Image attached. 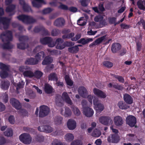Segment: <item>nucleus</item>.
I'll list each match as a JSON object with an SVG mask.
<instances>
[{
  "label": "nucleus",
  "mask_w": 145,
  "mask_h": 145,
  "mask_svg": "<svg viewBox=\"0 0 145 145\" xmlns=\"http://www.w3.org/2000/svg\"><path fill=\"white\" fill-rule=\"evenodd\" d=\"M87 98L89 103V105H92L93 99L94 108L97 112H101L104 110V105L99 102L98 98L92 95H90L87 96Z\"/></svg>",
  "instance_id": "nucleus-1"
},
{
  "label": "nucleus",
  "mask_w": 145,
  "mask_h": 145,
  "mask_svg": "<svg viewBox=\"0 0 145 145\" xmlns=\"http://www.w3.org/2000/svg\"><path fill=\"white\" fill-rule=\"evenodd\" d=\"M84 17L81 18L77 21V24L80 26H83L85 25L86 22L85 20H84Z\"/></svg>",
  "instance_id": "nucleus-43"
},
{
  "label": "nucleus",
  "mask_w": 145,
  "mask_h": 145,
  "mask_svg": "<svg viewBox=\"0 0 145 145\" xmlns=\"http://www.w3.org/2000/svg\"><path fill=\"white\" fill-rule=\"evenodd\" d=\"M10 103L15 108L17 109L20 108L21 105L19 102L15 99L12 98L10 100Z\"/></svg>",
  "instance_id": "nucleus-19"
},
{
  "label": "nucleus",
  "mask_w": 145,
  "mask_h": 145,
  "mask_svg": "<svg viewBox=\"0 0 145 145\" xmlns=\"http://www.w3.org/2000/svg\"><path fill=\"white\" fill-rule=\"evenodd\" d=\"M103 17L100 15L97 16L95 18V21L98 22L101 20L103 19Z\"/></svg>",
  "instance_id": "nucleus-53"
},
{
  "label": "nucleus",
  "mask_w": 145,
  "mask_h": 145,
  "mask_svg": "<svg viewBox=\"0 0 145 145\" xmlns=\"http://www.w3.org/2000/svg\"><path fill=\"white\" fill-rule=\"evenodd\" d=\"M43 74V73L41 71H36L34 73L33 78L39 79L42 76Z\"/></svg>",
  "instance_id": "nucleus-35"
},
{
  "label": "nucleus",
  "mask_w": 145,
  "mask_h": 145,
  "mask_svg": "<svg viewBox=\"0 0 145 145\" xmlns=\"http://www.w3.org/2000/svg\"><path fill=\"white\" fill-rule=\"evenodd\" d=\"M118 106L120 109H125L129 108V106L122 101H120L118 103Z\"/></svg>",
  "instance_id": "nucleus-33"
},
{
  "label": "nucleus",
  "mask_w": 145,
  "mask_h": 145,
  "mask_svg": "<svg viewBox=\"0 0 145 145\" xmlns=\"http://www.w3.org/2000/svg\"><path fill=\"white\" fill-rule=\"evenodd\" d=\"M110 129L112 130V132L115 133V134H117L118 132V130L114 128L113 126L110 127Z\"/></svg>",
  "instance_id": "nucleus-62"
},
{
  "label": "nucleus",
  "mask_w": 145,
  "mask_h": 145,
  "mask_svg": "<svg viewBox=\"0 0 145 145\" xmlns=\"http://www.w3.org/2000/svg\"><path fill=\"white\" fill-rule=\"evenodd\" d=\"M74 138V136L72 133H69L66 134L65 136V139L68 142H70Z\"/></svg>",
  "instance_id": "nucleus-31"
},
{
  "label": "nucleus",
  "mask_w": 145,
  "mask_h": 145,
  "mask_svg": "<svg viewBox=\"0 0 145 145\" xmlns=\"http://www.w3.org/2000/svg\"><path fill=\"white\" fill-rule=\"evenodd\" d=\"M50 112V109L49 108L44 105L40 107L39 116L40 117H43L47 115Z\"/></svg>",
  "instance_id": "nucleus-8"
},
{
  "label": "nucleus",
  "mask_w": 145,
  "mask_h": 145,
  "mask_svg": "<svg viewBox=\"0 0 145 145\" xmlns=\"http://www.w3.org/2000/svg\"><path fill=\"white\" fill-rule=\"evenodd\" d=\"M0 38L3 41H4L5 40L8 42V43L6 44L5 45H4V48L10 49L12 48V46L8 42V41L11 40L12 39V34L10 31H7L1 34Z\"/></svg>",
  "instance_id": "nucleus-2"
},
{
  "label": "nucleus",
  "mask_w": 145,
  "mask_h": 145,
  "mask_svg": "<svg viewBox=\"0 0 145 145\" xmlns=\"http://www.w3.org/2000/svg\"><path fill=\"white\" fill-rule=\"evenodd\" d=\"M18 18L24 22L31 23L34 22L32 17L24 15H20L17 17Z\"/></svg>",
  "instance_id": "nucleus-11"
},
{
  "label": "nucleus",
  "mask_w": 145,
  "mask_h": 145,
  "mask_svg": "<svg viewBox=\"0 0 145 145\" xmlns=\"http://www.w3.org/2000/svg\"><path fill=\"white\" fill-rule=\"evenodd\" d=\"M24 85V82L22 81L21 82H19L17 86L16 84H14V85L16 87V89H18V88H23Z\"/></svg>",
  "instance_id": "nucleus-47"
},
{
  "label": "nucleus",
  "mask_w": 145,
  "mask_h": 145,
  "mask_svg": "<svg viewBox=\"0 0 145 145\" xmlns=\"http://www.w3.org/2000/svg\"><path fill=\"white\" fill-rule=\"evenodd\" d=\"M103 65L108 67H110L112 66L113 64L108 61H105L103 63Z\"/></svg>",
  "instance_id": "nucleus-46"
},
{
  "label": "nucleus",
  "mask_w": 145,
  "mask_h": 145,
  "mask_svg": "<svg viewBox=\"0 0 145 145\" xmlns=\"http://www.w3.org/2000/svg\"><path fill=\"white\" fill-rule=\"evenodd\" d=\"M15 6L13 5H10L8 6L6 8V11L7 12H9L12 11L15 8Z\"/></svg>",
  "instance_id": "nucleus-45"
},
{
  "label": "nucleus",
  "mask_w": 145,
  "mask_h": 145,
  "mask_svg": "<svg viewBox=\"0 0 145 145\" xmlns=\"http://www.w3.org/2000/svg\"><path fill=\"white\" fill-rule=\"evenodd\" d=\"M120 140V137L117 134H112L110 135L107 138L108 141L112 143H118Z\"/></svg>",
  "instance_id": "nucleus-7"
},
{
  "label": "nucleus",
  "mask_w": 145,
  "mask_h": 145,
  "mask_svg": "<svg viewBox=\"0 0 145 145\" xmlns=\"http://www.w3.org/2000/svg\"><path fill=\"white\" fill-rule=\"evenodd\" d=\"M101 134V133L100 131L97 129H95L93 131L91 135L95 137H99Z\"/></svg>",
  "instance_id": "nucleus-34"
},
{
  "label": "nucleus",
  "mask_w": 145,
  "mask_h": 145,
  "mask_svg": "<svg viewBox=\"0 0 145 145\" xmlns=\"http://www.w3.org/2000/svg\"><path fill=\"white\" fill-rule=\"evenodd\" d=\"M114 121L115 125L118 126L121 125L123 123V120L121 117L116 116L114 117Z\"/></svg>",
  "instance_id": "nucleus-18"
},
{
  "label": "nucleus",
  "mask_w": 145,
  "mask_h": 145,
  "mask_svg": "<svg viewBox=\"0 0 145 145\" xmlns=\"http://www.w3.org/2000/svg\"><path fill=\"white\" fill-rule=\"evenodd\" d=\"M23 74L25 77H27L29 78L33 77L34 73L31 70L26 71L23 73Z\"/></svg>",
  "instance_id": "nucleus-28"
},
{
  "label": "nucleus",
  "mask_w": 145,
  "mask_h": 145,
  "mask_svg": "<svg viewBox=\"0 0 145 145\" xmlns=\"http://www.w3.org/2000/svg\"><path fill=\"white\" fill-rule=\"evenodd\" d=\"M81 37L80 34H78L75 37L73 38H71V40L73 41H76L79 39Z\"/></svg>",
  "instance_id": "nucleus-52"
},
{
  "label": "nucleus",
  "mask_w": 145,
  "mask_h": 145,
  "mask_svg": "<svg viewBox=\"0 0 145 145\" xmlns=\"http://www.w3.org/2000/svg\"><path fill=\"white\" fill-rule=\"evenodd\" d=\"M63 40L61 39H57L56 41V47L57 49L60 50L63 49L65 47V46L63 42Z\"/></svg>",
  "instance_id": "nucleus-15"
},
{
  "label": "nucleus",
  "mask_w": 145,
  "mask_h": 145,
  "mask_svg": "<svg viewBox=\"0 0 145 145\" xmlns=\"http://www.w3.org/2000/svg\"><path fill=\"white\" fill-rule=\"evenodd\" d=\"M9 85V83L8 82H2L1 84V88L2 89H6L8 88Z\"/></svg>",
  "instance_id": "nucleus-38"
},
{
  "label": "nucleus",
  "mask_w": 145,
  "mask_h": 145,
  "mask_svg": "<svg viewBox=\"0 0 145 145\" xmlns=\"http://www.w3.org/2000/svg\"><path fill=\"white\" fill-rule=\"evenodd\" d=\"M20 4L22 6V7L25 11H27L25 8H29V7L27 4H25L24 0H20Z\"/></svg>",
  "instance_id": "nucleus-40"
},
{
  "label": "nucleus",
  "mask_w": 145,
  "mask_h": 145,
  "mask_svg": "<svg viewBox=\"0 0 145 145\" xmlns=\"http://www.w3.org/2000/svg\"><path fill=\"white\" fill-rule=\"evenodd\" d=\"M59 31L56 29L53 30L52 32V34L53 36H56L59 33Z\"/></svg>",
  "instance_id": "nucleus-59"
},
{
  "label": "nucleus",
  "mask_w": 145,
  "mask_h": 145,
  "mask_svg": "<svg viewBox=\"0 0 145 145\" xmlns=\"http://www.w3.org/2000/svg\"><path fill=\"white\" fill-rule=\"evenodd\" d=\"M116 78L120 82L123 83L124 81V79L122 77L118 76H116Z\"/></svg>",
  "instance_id": "nucleus-58"
},
{
  "label": "nucleus",
  "mask_w": 145,
  "mask_h": 145,
  "mask_svg": "<svg viewBox=\"0 0 145 145\" xmlns=\"http://www.w3.org/2000/svg\"><path fill=\"white\" fill-rule=\"evenodd\" d=\"M78 42L80 43H82L83 44H87L86 39H81L80 40L78 41Z\"/></svg>",
  "instance_id": "nucleus-55"
},
{
  "label": "nucleus",
  "mask_w": 145,
  "mask_h": 145,
  "mask_svg": "<svg viewBox=\"0 0 145 145\" xmlns=\"http://www.w3.org/2000/svg\"><path fill=\"white\" fill-rule=\"evenodd\" d=\"M51 40V38L49 37H46L40 39L41 42L43 44H48L49 41Z\"/></svg>",
  "instance_id": "nucleus-44"
},
{
  "label": "nucleus",
  "mask_w": 145,
  "mask_h": 145,
  "mask_svg": "<svg viewBox=\"0 0 145 145\" xmlns=\"http://www.w3.org/2000/svg\"><path fill=\"white\" fill-rule=\"evenodd\" d=\"M67 125L68 128L69 130H73L76 128V123L74 120L70 119L67 121Z\"/></svg>",
  "instance_id": "nucleus-13"
},
{
  "label": "nucleus",
  "mask_w": 145,
  "mask_h": 145,
  "mask_svg": "<svg viewBox=\"0 0 145 145\" xmlns=\"http://www.w3.org/2000/svg\"><path fill=\"white\" fill-rule=\"evenodd\" d=\"M33 87L35 88V89L37 90V92L39 94H41L42 93V90L39 89L38 87L35 86H33Z\"/></svg>",
  "instance_id": "nucleus-60"
},
{
  "label": "nucleus",
  "mask_w": 145,
  "mask_h": 145,
  "mask_svg": "<svg viewBox=\"0 0 145 145\" xmlns=\"http://www.w3.org/2000/svg\"><path fill=\"white\" fill-rule=\"evenodd\" d=\"M106 39L105 36L99 38L96 40L94 42L90 44L89 45V46L91 47L94 45L100 44L102 42H105L106 41Z\"/></svg>",
  "instance_id": "nucleus-20"
},
{
  "label": "nucleus",
  "mask_w": 145,
  "mask_h": 145,
  "mask_svg": "<svg viewBox=\"0 0 145 145\" xmlns=\"http://www.w3.org/2000/svg\"><path fill=\"white\" fill-rule=\"evenodd\" d=\"M60 113L66 117L70 116L72 114V112L70 109L69 108H61L60 111Z\"/></svg>",
  "instance_id": "nucleus-14"
},
{
  "label": "nucleus",
  "mask_w": 145,
  "mask_h": 145,
  "mask_svg": "<svg viewBox=\"0 0 145 145\" xmlns=\"http://www.w3.org/2000/svg\"><path fill=\"white\" fill-rule=\"evenodd\" d=\"M97 31H93L91 30H90L89 31H88L87 33L89 35H95L97 33Z\"/></svg>",
  "instance_id": "nucleus-61"
},
{
  "label": "nucleus",
  "mask_w": 145,
  "mask_h": 145,
  "mask_svg": "<svg viewBox=\"0 0 145 145\" xmlns=\"http://www.w3.org/2000/svg\"><path fill=\"white\" fill-rule=\"evenodd\" d=\"M79 50L78 48V46H74L69 48H68L69 51L71 53H76Z\"/></svg>",
  "instance_id": "nucleus-36"
},
{
  "label": "nucleus",
  "mask_w": 145,
  "mask_h": 145,
  "mask_svg": "<svg viewBox=\"0 0 145 145\" xmlns=\"http://www.w3.org/2000/svg\"><path fill=\"white\" fill-rule=\"evenodd\" d=\"M53 59L52 58L49 56L45 58L42 62V64L44 65H46L50 64L52 62Z\"/></svg>",
  "instance_id": "nucleus-29"
},
{
  "label": "nucleus",
  "mask_w": 145,
  "mask_h": 145,
  "mask_svg": "<svg viewBox=\"0 0 145 145\" xmlns=\"http://www.w3.org/2000/svg\"><path fill=\"white\" fill-rule=\"evenodd\" d=\"M138 7L140 10H145V2L144 0H140L137 2Z\"/></svg>",
  "instance_id": "nucleus-27"
},
{
  "label": "nucleus",
  "mask_w": 145,
  "mask_h": 145,
  "mask_svg": "<svg viewBox=\"0 0 145 145\" xmlns=\"http://www.w3.org/2000/svg\"><path fill=\"white\" fill-rule=\"evenodd\" d=\"M65 79L67 85L70 86H71L73 84L72 81L69 78L68 75H66L65 76Z\"/></svg>",
  "instance_id": "nucleus-39"
},
{
  "label": "nucleus",
  "mask_w": 145,
  "mask_h": 145,
  "mask_svg": "<svg viewBox=\"0 0 145 145\" xmlns=\"http://www.w3.org/2000/svg\"><path fill=\"white\" fill-rule=\"evenodd\" d=\"M82 142L78 140H76L74 141L71 143V145H82Z\"/></svg>",
  "instance_id": "nucleus-48"
},
{
  "label": "nucleus",
  "mask_w": 145,
  "mask_h": 145,
  "mask_svg": "<svg viewBox=\"0 0 145 145\" xmlns=\"http://www.w3.org/2000/svg\"><path fill=\"white\" fill-rule=\"evenodd\" d=\"M134 136V134H129L127 135L126 138L128 140H131L132 139Z\"/></svg>",
  "instance_id": "nucleus-57"
},
{
  "label": "nucleus",
  "mask_w": 145,
  "mask_h": 145,
  "mask_svg": "<svg viewBox=\"0 0 145 145\" xmlns=\"http://www.w3.org/2000/svg\"><path fill=\"white\" fill-rule=\"evenodd\" d=\"M121 45L118 43H116L113 44L112 47V52L115 53L117 52L121 48Z\"/></svg>",
  "instance_id": "nucleus-26"
},
{
  "label": "nucleus",
  "mask_w": 145,
  "mask_h": 145,
  "mask_svg": "<svg viewBox=\"0 0 145 145\" xmlns=\"http://www.w3.org/2000/svg\"><path fill=\"white\" fill-rule=\"evenodd\" d=\"M48 78L49 80H51L57 81V75L54 73L51 74L49 76Z\"/></svg>",
  "instance_id": "nucleus-37"
},
{
  "label": "nucleus",
  "mask_w": 145,
  "mask_h": 145,
  "mask_svg": "<svg viewBox=\"0 0 145 145\" xmlns=\"http://www.w3.org/2000/svg\"><path fill=\"white\" fill-rule=\"evenodd\" d=\"M44 90L45 92L48 94L54 92L52 87L48 84H46L44 85Z\"/></svg>",
  "instance_id": "nucleus-25"
},
{
  "label": "nucleus",
  "mask_w": 145,
  "mask_h": 145,
  "mask_svg": "<svg viewBox=\"0 0 145 145\" xmlns=\"http://www.w3.org/2000/svg\"><path fill=\"white\" fill-rule=\"evenodd\" d=\"M10 20L6 18H1L0 22L2 23L4 29H6L8 27Z\"/></svg>",
  "instance_id": "nucleus-21"
},
{
  "label": "nucleus",
  "mask_w": 145,
  "mask_h": 145,
  "mask_svg": "<svg viewBox=\"0 0 145 145\" xmlns=\"http://www.w3.org/2000/svg\"><path fill=\"white\" fill-rule=\"evenodd\" d=\"M124 100L127 103L131 104L133 102V99L132 97L129 94H125L123 96Z\"/></svg>",
  "instance_id": "nucleus-24"
},
{
  "label": "nucleus",
  "mask_w": 145,
  "mask_h": 145,
  "mask_svg": "<svg viewBox=\"0 0 145 145\" xmlns=\"http://www.w3.org/2000/svg\"><path fill=\"white\" fill-rule=\"evenodd\" d=\"M99 122L105 125H108L112 123V120L111 118L108 116H101L99 119Z\"/></svg>",
  "instance_id": "nucleus-6"
},
{
  "label": "nucleus",
  "mask_w": 145,
  "mask_h": 145,
  "mask_svg": "<svg viewBox=\"0 0 145 145\" xmlns=\"http://www.w3.org/2000/svg\"><path fill=\"white\" fill-rule=\"evenodd\" d=\"M8 120L10 123L11 124H14L15 122L14 118L13 116H10L9 117Z\"/></svg>",
  "instance_id": "nucleus-51"
},
{
  "label": "nucleus",
  "mask_w": 145,
  "mask_h": 145,
  "mask_svg": "<svg viewBox=\"0 0 145 145\" xmlns=\"http://www.w3.org/2000/svg\"><path fill=\"white\" fill-rule=\"evenodd\" d=\"M44 56V52H40L37 54L35 56V60L34 58H30L27 59L25 63L27 64L35 65L37 64L39 61H40L42 57Z\"/></svg>",
  "instance_id": "nucleus-4"
},
{
  "label": "nucleus",
  "mask_w": 145,
  "mask_h": 145,
  "mask_svg": "<svg viewBox=\"0 0 145 145\" xmlns=\"http://www.w3.org/2000/svg\"><path fill=\"white\" fill-rule=\"evenodd\" d=\"M24 45V43H21L20 44H18V48L20 49H24L25 48L23 46Z\"/></svg>",
  "instance_id": "nucleus-64"
},
{
  "label": "nucleus",
  "mask_w": 145,
  "mask_h": 145,
  "mask_svg": "<svg viewBox=\"0 0 145 145\" xmlns=\"http://www.w3.org/2000/svg\"><path fill=\"white\" fill-rule=\"evenodd\" d=\"M48 46L51 47H52L55 46V45H56V43L53 42L52 41V40L51 39V40L50 41H49L48 42Z\"/></svg>",
  "instance_id": "nucleus-50"
},
{
  "label": "nucleus",
  "mask_w": 145,
  "mask_h": 145,
  "mask_svg": "<svg viewBox=\"0 0 145 145\" xmlns=\"http://www.w3.org/2000/svg\"><path fill=\"white\" fill-rule=\"evenodd\" d=\"M4 135L7 137L12 136L13 135V132L11 128H8L4 133Z\"/></svg>",
  "instance_id": "nucleus-41"
},
{
  "label": "nucleus",
  "mask_w": 145,
  "mask_h": 145,
  "mask_svg": "<svg viewBox=\"0 0 145 145\" xmlns=\"http://www.w3.org/2000/svg\"><path fill=\"white\" fill-rule=\"evenodd\" d=\"M72 110L74 115L77 116H79L81 114L80 110L75 107H72Z\"/></svg>",
  "instance_id": "nucleus-42"
},
{
  "label": "nucleus",
  "mask_w": 145,
  "mask_h": 145,
  "mask_svg": "<svg viewBox=\"0 0 145 145\" xmlns=\"http://www.w3.org/2000/svg\"><path fill=\"white\" fill-rule=\"evenodd\" d=\"M9 68V66L1 63H0V69L2 70V71L0 72V76L3 78H4L7 76V74L6 72L3 71L4 70H7Z\"/></svg>",
  "instance_id": "nucleus-10"
},
{
  "label": "nucleus",
  "mask_w": 145,
  "mask_h": 145,
  "mask_svg": "<svg viewBox=\"0 0 145 145\" xmlns=\"http://www.w3.org/2000/svg\"><path fill=\"white\" fill-rule=\"evenodd\" d=\"M52 11L51 9L50 8H48L44 9L43 10V13L44 14H46Z\"/></svg>",
  "instance_id": "nucleus-56"
},
{
  "label": "nucleus",
  "mask_w": 145,
  "mask_h": 145,
  "mask_svg": "<svg viewBox=\"0 0 145 145\" xmlns=\"http://www.w3.org/2000/svg\"><path fill=\"white\" fill-rule=\"evenodd\" d=\"M137 121L136 118L132 115L128 116L126 118V122L127 124L129 126L133 127L134 126Z\"/></svg>",
  "instance_id": "nucleus-9"
},
{
  "label": "nucleus",
  "mask_w": 145,
  "mask_h": 145,
  "mask_svg": "<svg viewBox=\"0 0 145 145\" xmlns=\"http://www.w3.org/2000/svg\"><path fill=\"white\" fill-rule=\"evenodd\" d=\"M93 92L94 94L102 99H105L106 97V94L102 91L96 88L93 89Z\"/></svg>",
  "instance_id": "nucleus-12"
},
{
  "label": "nucleus",
  "mask_w": 145,
  "mask_h": 145,
  "mask_svg": "<svg viewBox=\"0 0 145 145\" xmlns=\"http://www.w3.org/2000/svg\"><path fill=\"white\" fill-rule=\"evenodd\" d=\"M78 92L80 95L84 98L86 97L88 94L86 88L83 86L80 87L79 88Z\"/></svg>",
  "instance_id": "nucleus-17"
},
{
  "label": "nucleus",
  "mask_w": 145,
  "mask_h": 145,
  "mask_svg": "<svg viewBox=\"0 0 145 145\" xmlns=\"http://www.w3.org/2000/svg\"><path fill=\"white\" fill-rule=\"evenodd\" d=\"M5 109V107L2 103H0V112L2 111Z\"/></svg>",
  "instance_id": "nucleus-63"
},
{
  "label": "nucleus",
  "mask_w": 145,
  "mask_h": 145,
  "mask_svg": "<svg viewBox=\"0 0 145 145\" xmlns=\"http://www.w3.org/2000/svg\"><path fill=\"white\" fill-rule=\"evenodd\" d=\"M33 6L36 7H39L40 6V4L45 3L43 0H33L32 1Z\"/></svg>",
  "instance_id": "nucleus-23"
},
{
  "label": "nucleus",
  "mask_w": 145,
  "mask_h": 145,
  "mask_svg": "<svg viewBox=\"0 0 145 145\" xmlns=\"http://www.w3.org/2000/svg\"><path fill=\"white\" fill-rule=\"evenodd\" d=\"M20 140L25 144H29L31 142V138L30 135L27 133H24L19 137Z\"/></svg>",
  "instance_id": "nucleus-5"
},
{
  "label": "nucleus",
  "mask_w": 145,
  "mask_h": 145,
  "mask_svg": "<svg viewBox=\"0 0 145 145\" xmlns=\"http://www.w3.org/2000/svg\"><path fill=\"white\" fill-rule=\"evenodd\" d=\"M62 98L68 104L70 105L72 104L71 101L66 92L63 93L62 95Z\"/></svg>",
  "instance_id": "nucleus-22"
},
{
  "label": "nucleus",
  "mask_w": 145,
  "mask_h": 145,
  "mask_svg": "<svg viewBox=\"0 0 145 145\" xmlns=\"http://www.w3.org/2000/svg\"><path fill=\"white\" fill-rule=\"evenodd\" d=\"M74 34L73 33H71L67 35H63V39L70 38H72L74 36Z\"/></svg>",
  "instance_id": "nucleus-49"
},
{
  "label": "nucleus",
  "mask_w": 145,
  "mask_h": 145,
  "mask_svg": "<svg viewBox=\"0 0 145 145\" xmlns=\"http://www.w3.org/2000/svg\"><path fill=\"white\" fill-rule=\"evenodd\" d=\"M63 118L61 116H57L54 119V122L57 125H59L62 123Z\"/></svg>",
  "instance_id": "nucleus-32"
},
{
  "label": "nucleus",
  "mask_w": 145,
  "mask_h": 145,
  "mask_svg": "<svg viewBox=\"0 0 145 145\" xmlns=\"http://www.w3.org/2000/svg\"><path fill=\"white\" fill-rule=\"evenodd\" d=\"M5 142V138L2 136H0V145H3Z\"/></svg>",
  "instance_id": "nucleus-54"
},
{
  "label": "nucleus",
  "mask_w": 145,
  "mask_h": 145,
  "mask_svg": "<svg viewBox=\"0 0 145 145\" xmlns=\"http://www.w3.org/2000/svg\"><path fill=\"white\" fill-rule=\"evenodd\" d=\"M65 23V21L62 18H59L57 19L54 23V24L57 26H59L63 25Z\"/></svg>",
  "instance_id": "nucleus-30"
},
{
  "label": "nucleus",
  "mask_w": 145,
  "mask_h": 145,
  "mask_svg": "<svg viewBox=\"0 0 145 145\" xmlns=\"http://www.w3.org/2000/svg\"><path fill=\"white\" fill-rule=\"evenodd\" d=\"M83 106V113L86 116L90 117L92 116L94 114V111L91 108L89 107L84 106L85 105L88 106L89 105L86 101L83 100L82 103Z\"/></svg>",
  "instance_id": "nucleus-3"
},
{
  "label": "nucleus",
  "mask_w": 145,
  "mask_h": 145,
  "mask_svg": "<svg viewBox=\"0 0 145 145\" xmlns=\"http://www.w3.org/2000/svg\"><path fill=\"white\" fill-rule=\"evenodd\" d=\"M38 130L40 131H44L49 133L53 130V128L51 127L47 126H41L38 128Z\"/></svg>",
  "instance_id": "nucleus-16"
}]
</instances>
